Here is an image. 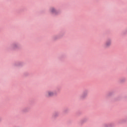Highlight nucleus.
Returning a JSON list of instances; mask_svg holds the SVG:
<instances>
[{"label": "nucleus", "mask_w": 127, "mask_h": 127, "mask_svg": "<svg viewBox=\"0 0 127 127\" xmlns=\"http://www.w3.org/2000/svg\"><path fill=\"white\" fill-rule=\"evenodd\" d=\"M45 96L47 98H50V97H54V96H56V93L51 90H48L45 93Z\"/></svg>", "instance_id": "nucleus-1"}, {"label": "nucleus", "mask_w": 127, "mask_h": 127, "mask_svg": "<svg viewBox=\"0 0 127 127\" xmlns=\"http://www.w3.org/2000/svg\"><path fill=\"white\" fill-rule=\"evenodd\" d=\"M111 45H112V40L109 39L106 41L104 44V47L105 48H109L111 47Z\"/></svg>", "instance_id": "nucleus-2"}, {"label": "nucleus", "mask_w": 127, "mask_h": 127, "mask_svg": "<svg viewBox=\"0 0 127 127\" xmlns=\"http://www.w3.org/2000/svg\"><path fill=\"white\" fill-rule=\"evenodd\" d=\"M87 96H88V92L87 91H84L82 95L81 96V99H85L87 98Z\"/></svg>", "instance_id": "nucleus-3"}, {"label": "nucleus", "mask_w": 127, "mask_h": 127, "mask_svg": "<svg viewBox=\"0 0 127 127\" xmlns=\"http://www.w3.org/2000/svg\"><path fill=\"white\" fill-rule=\"evenodd\" d=\"M50 10L52 13H54L56 11V10H55V9L54 7L51 8Z\"/></svg>", "instance_id": "nucleus-4"}, {"label": "nucleus", "mask_w": 127, "mask_h": 127, "mask_svg": "<svg viewBox=\"0 0 127 127\" xmlns=\"http://www.w3.org/2000/svg\"><path fill=\"white\" fill-rule=\"evenodd\" d=\"M12 48H14V49H15L16 48H18V45L17 44H14L12 45Z\"/></svg>", "instance_id": "nucleus-5"}]
</instances>
